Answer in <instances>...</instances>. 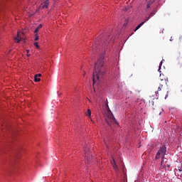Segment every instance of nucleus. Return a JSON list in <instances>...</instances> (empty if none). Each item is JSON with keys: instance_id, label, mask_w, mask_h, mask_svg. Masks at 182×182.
I'll list each match as a JSON object with an SVG mask.
<instances>
[{"instance_id": "15", "label": "nucleus", "mask_w": 182, "mask_h": 182, "mask_svg": "<svg viewBox=\"0 0 182 182\" xmlns=\"http://www.w3.org/2000/svg\"><path fill=\"white\" fill-rule=\"evenodd\" d=\"M161 89H163V85L160 84L159 87H158L157 93H159V92H161Z\"/></svg>"}, {"instance_id": "22", "label": "nucleus", "mask_w": 182, "mask_h": 182, "mask_svg": "<svg viewBox=\"0 0 182 182\" xmlns=\"http://www.w3.org/2000/svg\"><path fill=\"white\" fill-rule=\"evenodd\" d=\"M106 106H107V107H109V105H107V103L106 104Z\"/></svg>"}, {"instance_id": "20", "label": "nucleus", "mask_w": 182, "mask_h": 182, "mask_svg": "<svg viewBox=\"0 0 182 182\" xmlns=\"http://www.w3.org/2000/svg\"><path fill=\"white\" fill-rule=\"evenodd\" d=\"M161 65H163V61H161V63L159 64V69H160V68H161Z\"/></svg>"}, {"instance_id": "11", "label": "nucleus", "mask_w": 182, "mask_h": 182, "mask_svg": "<svg viewBox=\"0 0 182 182\" xmlns=\"http://www.w3.org/2000/svg\"><path fill=\"white\" fill-rule=\"evenodd\" d=\"M85 115L87 116V117H90L92 116V110H90V109H88L85 112Z\"/></svg>"}, {"instance_id": "1", "label": "nucleus", "mask_w": 182, "mask_h": 182, "mask_svg": "<svg viewBox=\"0 0 182 182\" xmlns=\"http://www.w3.org/2000/svg\"><path fill=\"white\" fill-rule=\"evenodd\" d=\"M105 53H102L100 55V57L97 60V62L95 63V72L93 73V83H99V82H102L103 80V76H105V73L106 70L105 69Z\"/></svg>"}, {"instance_id": "2", "label": "nucleus", "mask_w": 182, "mask_h": 182, "mask_svg": "<svg viewBox=\"0 0 182 182\" xmlns=\"http://www.w3.org/2000/svg\"><path fill=\"white\" fill-rule=\"evenodd\" d=\"M166 151H167L166 146H162L159 149L158 152L156 155V160H159V159H162L161 162V168H166L167 170L168 168H170V164H168V161L167 159L164 158L166 156Z\"/></svg>"}, {"instance_id": "25", "label": "nucleus", "mask_w": 182, "mask_h": 182, "mask_svg": "<svg viewBox=\"0 0 182 182\" xmlns=\"http://www.w3.org/2000/svg\"><path fill=\"white\" fill-rule=\"evenodd\" d=\"M85 75H86V73H84L83 76H85Z\"/></svg>"}, {"instance_id": "24", "label": "nucleus", "mask_w": 182, "mask_h": 182, "mask_svg": "<svg viewBox=\"0 0 182 182\" xmlns=\"http://www.w3.org/2000/svg\"><path fill=\"white\" fill-rule=\"evenodd\" d=\"M124 26H126L127 25V23H125V24H124Z\"/></svg>"}, {"instance_id": "19", "label": "nucleus", "mask_w": 182, "mask_h": 182, "mask_svg": "<svg viewBox=\"0 0 182 182\" xmlns=\"http://www.w3.org/2000/svg\"><path fill=\"white\" fill-rule=\"evenodd\" d=\"M26 52H27V56H31V55H29V50H26Z\"/></svg>"}, {"instance_id": "3", "label": "nucleus", "mask_w": 182, "mask_h": 182, "mask_svg": "<svg viewBox=\"0 0 182 182\" xmlns=\"http://www.w3.org/2000/svg\"><path fill=\"white\" fill-rule=\"evenodd\" d=\"M84 151L85 153V163L86 164H90L92 163V152H90L88 146L85 147Z\"/></svg>"}, {"instance_id": "9", "label": "nucleus", "mask_w": 182, "mask_h": 182, "mask_svg": "<svg viewBox=\"0 0 182 182\" xmlns=\"http://www.w3.org/2000/svg\"><path fill=\"white\" fill-rule=\"evenodd\" d=\"M146 20H144V21L141 22L135 28L134 32H136V31H138V29H140V28H141V26H143V25H144V23H146Z\"/></svg>"}, {"instance_id": "18", "label": "nucleus", "mask_w": 182, "mask_h": 182, "mask_svg": "<svg viewBox=\"0 0 182 182\" xmlns=\"http://www.w3.org/2000/svg\"><path fill=\"white\" fill-rule=\"evenodd\" d=\"M36 77H38V78H39V77H42V74H36Z\"/></svg>"}, {"instance_id": "4", "label": "nucleus", "mask_w": 182, "mask_h": 182, "mask_svg": "<svg viewBox=\"0 0 182 182\" xmlns=\"http://www.w3.org/2000/svg\"><path fill=\"white\" fill-rule=\"evenodd\" d=\"M107 123L109 126H112L111 123H115V124H118L117 120L116 119V118H114L113 114H109L108 115V119H107Z\"/></svg>"}, {"instance_id": "6", "label": "nucleus", "mask_w": 182, "mask_h": 182, "mask_svg": "<svg viewBox=\"0 0 182 182\" xmlns=\"http://www.w3.org/2000/svg\"><path fill=\"white\" fill-rule=\"evenodd\" d=\"M146 11L147 9H150V6H151L152 4L154 2V0H146Z\"/></svg>"}, {"instance_id": "21", "label": "nucleus", "mask_w": 182, "mask_h": 182, "mask_svg": "<svg viewBox=\"0 0 182 182\" xmlns=\"http://www.w3.org/2000/svg\"><path fill=\"white\" fill-rule=\"evenodd\" d=\"M95 47H96V46L93 45L92 49H95Z\"/></svg>"}, {"instance_id": "10", "label": "nucleus", "mask_w": 182, "mask_h": 182, "mask_svg": "<svg viewBox=\"0 0 182 182\" xmlns=\"http://www.w3.org/2000/svg\"><path fill=\"white\" fill-rule=\"evenodd\" d=\"M43 4H44L43 6V8H44L45 9H48L49 6V0H44Z\"/></svg>"}, {"instance_id": "23", "label": "nucleus", "mask_w": 182, "mask_h": 182, "mask_svg": "<svg viewBox=\"0 0 182 182\" xmlns=\"http://www.w3.org/2000/svg\"><path fill=\"white\" fill-rule=\"evenodd\" d=\"M161 62H162V63H163V62H164V59H163V60H161Z\"/></svg>"}, {"instance_id": "17", "label": "nucleus", "mask_w": 182, "mask_h": 182, "mask_svg": "<svg viewBox=\"0 0 182 182\" xmlns=\"http://www.w3.org/2000/svg\"><path fill=\"white\" fill-rule=\"evenodd\" d=\"M34 46H36L37 49H39V44L38 43V42L34 43Z\"/></svg>"}, {"instance_id": "5", "label": "nucleus", "mask_w": 182, "mask_h": 182, "mask_svg": "<svg viewBox=\"0 0 182 182\" xmlns=\"http://www.w3.org/2000/svg\"><path fill=\"white\" fill-rule=\"evenodd\" d=\"M22 35H23L22 33L21 32H18L17 33V37H16L14 38V40L16 41V43H19V42H21V39H22Z\"/></svg>"}, {"instance_id": "16", "label": "nucleus", "mask_w": 182, "mask_h": 182, "mask_svg": "<svg viewBox=\"0 0 182 182\" xmlns=\"http://www.w3.org/2000/svg\"><path fill=\"white\" fill-rule=\"evenodd\" d=\"M35 41H39V36H38V33L35 35Z\"/></svg>"}, {"instance_id": "13", "label": "nucleus", "mask_w": 182, "mask_h": 182, "mask_svg": "<svg viewBox=\"0 0 182 182\" xmlns=\"http://www.w3.org/2000/svg\"><path fill=\"white\" fill-rule=\"evenodd\" d=\"M42 28V24H40L38 28H36L34 31L35 33H38V32H39V29H41Z\"/></svg>"}, {"instance_id": "7", "label": "nucleus", "mask_w": 182, "mask_h": 182, "mask_svg": "<svg viewBox=\"0 0 182 182\" xmlns=\"http://www.w3.org/2000/svg\"><path fill=\"white\" fill-rule=\"evenodd\" d=\"M156 15V10H154L152 12L150 13L149 16L146 17L145 22H147L150 19V18H152V16H154Z\"/></svg>"}, {"instance_id": "8", "label": "nucleus", "mask_w": 182, "mask_h": 182, "mask_svg": "<svg viewBox=\"0 0 182 182\" xmlns=\"http://www.w3.org/2000/svg\"><path fill=\"white\" fill-rule=\"evenodd\" d=\"M112 166H113L115 171L117 170V165L116 164V161H114V159L112 158V160L111 161Z\"/></svg>"}, {"instance_id": "12", "label": "nucleus", "mask_w": 182, "mask_h": 182, "mask_svg": "<svg viewBox=\"0 0 182 182\" xmlns=\"http://www.w3.org/2000/svg\"><path fill=\"white\" fill-rule=\"evenodd\" d=\"M6 130L9 132V133H15V129H13L9 127H6Z\"/></svg>"}, {"instance_id": "14", "label": "nucleus", "mask_w": 182, "mask_h": 182, "mask_svg": "<svg viewBox=\"0 0 182 182\" xmlns=\"http://www.w3.org/2000/svg\"><path fill=\"white\" fill-rule=\"evenodd\" d=\"M34 80L35 82H41V78H39L38 77H36V75L34 76Z\"/></svg>"}]
</instances>
